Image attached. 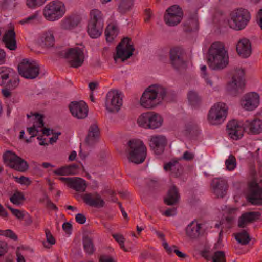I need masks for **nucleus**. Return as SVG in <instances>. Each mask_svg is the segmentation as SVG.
<instances>
[{
    "label": "nucleus",
    "mask_w": 262,
    "mask_h": 262,
    "mask_svg": "<svg viewBox=\"0 0 262 262\" xmlns=\"http://www.w3.org/2000/svg\"><path fill=\"white\" fill-rule=\"evenodd\" d=\"M53 173L57 176H68L66 166L61 167L53 171Z\"/></svg>",
    "instance_id": "58"
},
{
    "label": "nucleus",
    "mask_w": 262,
    "mask_h": 262,
    "mask_svg": "<svg viewBox=\"0 0 262 262\" xmlns=\"http://www.w3.org/2000/svg\"><path fill=\"white\" fill-rule=\"evenodd\" d=\"M257 20L259 26L262 30V9H260L258 12Z\"/></svg>",
    "instance_id": "64"
},
{
    "label": "nucleus",
    "mask_w": 262,
    "mask_h": 262,
    "mask_svg": "<svg viewBox=\"0 0 262 262\" xmlns=\"http://www.w3.org/2000/svg\"><path fill=\"white\" fill-rule=\"evenodd\" d=\"M15 0H3L0 3V6L2 10H5L14 6Z\"/></svg>",
    "instance_id": "54"
},
{
    "label": "nucleus",
    "mask_w": 262,
    "mask_h": 262,
    "mask_svg": "<svg viewBox=\"0 0 262 262\" xmlns=\"http://www.w3.org/2000/svg\"><path fill=\"white\" fill-rule=\"evenodd\" d=\"M18 157L15 153L8 150L3 154V158L5 163L12 168Z\"/></svg>",
    "instance_id": "36"
},
{
    "label": "nucleus",
    "mask_w": 262,
    "mask_h": 262,
    "mask_svg": "<svg viewBox=\"0 0 262 262\" xmlns=\"http://www.w3.org/2000/svg\"><path fill=\"white\" fill-rule=\"evenodd\" d=\"M244 75V69H239L235 70L232 81L229 83L228 87L229 91L233 96H236L243 92L245 86V80L243 78Z\"/></svg>",
    "instance_id": "13"
},
{
    "label": "nucleus",
    "mask_w": 262,
    "mask_h": 262,
    "mask_svg": "<svg viewBox=\"0 0 262 262\" xmlns=\"http://www.w3.org/2000/svg\"><path fill=\"white\" fill-rule=\"evenodd\" d=\"M86 219L85 216L82 213H78L76 215L75 220L80 224H84L86 222Z\"/></svg>",
    "instance_id": "59"
},
{
    "label": "nucleus",
    "mask_w": 262,
    "mask_h": 262,
    "mask_svg": "<svg viewBox=\"0 0 262 262\" xmlns=\"http://www.w3.org/2000/svg\"><path fill=\"white\" fill-rule=\"evenodd\" d=\"M207 62L212 70H222L228 65V53L223 43L216 41L211 45L208 50Z\"/></svg>",
    "instance_id": "1"
},
{
    "label": "nucleus",
    "mask_w": 262,
    "mask_h": 262,
    "mask_svg": "<svg viewBox=\"0 0 262 262\" xmlns=\"http://www.w3.org/2000/svg\"><path fill=\"white\" fill-rule=\"evenodd\" d=\"M236 51L238 54L243 58L249 57L252 52L250 40L246 38L240 39L236 46Z\"/></svg>",
    "instance_id": "24"
},
{
    "label": "nucleus",
    "mask_w": 262,
    "mask_h": 262,
    "mask_svg": "<svg viewBox=\"0 0 262 262\" xmlns=\"http://www.w3.org/2000/svg\"><path fill=\"white\" fill-rule=\"evenodd\" d=\"M228 107L223 102H217L210 108L207 115V121L212 125H219L225 120Z\"/></svg>",
    "instance_id": "5"
},
{
    "label": "nucleus",
    "mask_w": 262,
    "mask_h": 262,
    "mask_svg": "<svg viewBox=\"0 0 262 262\" xmlns=\"http://www.w3.org/2000/svg\"><path fill=\"white\" fill-rule=\"evenodd\" d=\"M70 187L76 191L84 192L86 188V182L79 177L72 178Z\"/></svg>",
    "instance_id": "31"
},
{
    "label": "nucleus",
    "mask_w": 262,
    "mask_h": 262,
    "mask_svg": "<svg viewBox=\"0 0 262 262\" xmlns=\"http://www.w3.org/2000/svg\"><path fill=\"white\" fill-rule=\"evenodd\" d=\"M37 15L36 14H34L31 16H29L27 18H26L23 20H21L20 23L21 24H24L25 23H30L31 20H34L36 18Z\"/></svg>",
    "instance_id": "62"
},
{
    "label": "nucleus",
    "mask_w": 262,
    "mask_h": 262,
    "mask_svg": "<svg viewBox=\"0 0 262 262\" xmlns=\"http://www.w3.org/2000/svg\"><path fill=\"white\" fill-rule=\"evenodd\" d=\"M63 57L67 59L70 66L77 68L82 66L84 61L83 50L78 48H69L64 52Z\"/></svg>",
    "instance_id": "11"
},
{
    "label": "nucleus",
    "mask_w": 262,
    "mask_h": 262,
    "mask_svg": "<svg viewBox=\"0 0 262 262\" xmlns=\"http://www.w3.org/2000/svg\"><path fill=\"white\" fill-rule=\"evenodd\" d=\"M180 194L178 188L173 185L168 190L166 196L164 198V203L168 206L175 205L179 203Z\"/></svg>",
    "instance_id": "22"
},
{
    "label": "nucleus",
    "mask_w": 262,
    "mask_h": 262,
    "mask_svg": "<svg viewBox=\"0 0 262 262\" xmlns=\"http://www.w3.org/2000/svg\"><path fill=\"white\" fill-rule=\"evenodd\" d=\"M8 208L11 211L13 215L16 216L17 219L22 220L25 216V214L23 211L13 208L10 206H8Z\"/></svg>",
    "instance_id": "53"
},
{
    "label": "nucleus",
    "mask_w": 262,
    "mask_h": 262,
    "mask_svg": "<svg viewBox=\"0 0 262 262\" xmlns=\"http://www.w3.org/2000/svg\"><path fill=\"white\" fill-rule=\"evenodd\" d=\"M122 105V99L117 90H111L106 97L105 107L110 113H117Z\"/></svg>",
    "instance_id": "14"
},
{
    "label": "nucleus",
    "mask_w": 262,
    "mask_h": 262,
    "mask_svg": "<svg viewBox=\"0 0 262 262\" xmlns=\"http://www.w3.org/2000/svg\"><path fill=\"white\" fill-rule=\"evenodd\" d=\"M201 70L203 73V77L205 79L206 81V82L208 84H209L210 86H212V82H211V80H210L208 77H207V75L206 73V66H203L202 67H201Z\"/></svg>",
    "instance_id": "61"
},
{
    "label": "nucleus",
    "mask_w": 262,
    "mask_h": 262,
    "mask_svg": "<svg viewBox=\"0 0 262 262\" xmlns=\"http://www.w3.org/2000/svg\"><path fill=\"white\" fill-rule=\"evenodd\" d=\"M99 261L100 262H116L112 256L106 255H101Z\"/></svg>",
    "instance_id": "60"
},
{
    "label": "nucleus",
    "mask_w": 262,
    "mask_h": 262,
    "mask_svg": "<svg viewBox=\"0 0 262 262\" xmlns=\"http://www.w3.org/2000/svg\"><path fill=\"white\" fill-rule=\"evenodd\" d=\"M170 61L171 66L176 69H185L186 67L184 58V50L180 47L171 49L169 52Z\"/></svg>",
    "instance_id": "15"
},
{
    "label": "nucleus",
    "mask_w": 262,
    "mask_h": 262,
    "mask_svg": "<svg viewBox=\"0 0 262 262\" xmlns=\"http://www.w3.org/2000/svg\"><path fill=\"white\" fill-rule=\"evenodd\" d=\"M243 126L245 132L249 134L258 135L262 132V120L259 119L247 120L243 123Z\"/></svg>",
    "instance_id": "20"
},
{
    "label": "nucleus",
    "mask_w": 262,
    "mask_h": 262,
    "mask_svg": "<svg viewBox=\"0 0 262 262\" xmlns=\"http://www.w3.org/2000/svg\"><path fill=\"white\" fill-rule=\"evenodd\" d=\"M261 216L260 212L252 211L243 214L239 217L238 225L240 228H244L247 224L251 223Z\"/></svg>",
    "instance_id": "27"
},
{
    "label": "nucleus",
    "mask_w": 262,
    "mask_h": 262,
    "mask_svg": "<svg viewBox=\"0 0 262 262\" xmlns=\"http://www.w3.org/2000/svg\"><path fill=\"white\" fill-rule=\"evenodd\" d=\"M90 19L88 22L104 25V16L102 12L98 9L91 10L89 14Z\"/></svg>",
    "instance_id": "30"
},
{
    "label": "nucleus",
    "mask_w": 262,
    "mask_h": 262,
    "mask_svg": "<svg viewBox=\"0 0 262 262\" xmlns=\"http://www.w3.org/2000/svg\"><path fill=\"white\" fill-rule=\"evenodd\" d=\"M18 71L22 77L33 79L38 75L39 68L35 62H30L29 60L24 59L18 66Z\"/></svg>",
    "instance_id": "9"
},
{
    "label": "nucleus",
    "mask_w": 262,
    "mask_h": 262,
    "mask_svg": "<svg viewBox=\"0 0 262 262\" xmlns=\"http://www.w3.org/2000/svg\"><path fill=\"white\" fill-rule=\"evenodd\" d=\"M229 136L232 139L237 140L241 139L243 136L244 129H227Z\"/></svg>",
    "instance_id": "45"
},
{
    "label": "nucleus",
    "mask_w": 262,
    "mask_h": 262,
    "mask_svg": "<svg viewBox=\"0 0 262 262\" xmlns=\"http://www.w3.org/2000/svg\"><path fill=\"white\" fill-rule=\"evenodd\" d=\"M80 21L78 16L72 15L66 17L61 22V28L66 30H71L76 27Z\"/></svg>",
    "instance_id": "28"
},
{
    "label": "nucleus",
    "mask_w": 262,
    "mask_h": 262,
    "mask_svg": "<svg viewBox=\"0 0 262 262\" xmlns=\"http://www.w3.org/2000/svg\"><path fill=\"white\" fill-rule=\"evenodd\" d=\"M228 187L227 181L222 178H214L211 183L212 192L217 198L224 197L227 194Z\"/></svg>",
    "instance_id": "18"
},
{
    "label": "nucleus",
    "mask_w": 262,
    "mask_h": 262,
    "mask_svg": "<svg viewBox=\"0 0 262 262\" xmlns=\"http://www.w3.org/2000/svg\"><path fill=\"white\" fill-rule=\"evenodd\" d=\"M235 238L237 242L242 245H246L251 241V237L245 230H242L235 234Z\"/></svg>",
    "instance_id": "38"
},
{
    "label": "nucleus",
    "mask_w": 262,
    "mask_h": 262,
    "mask_svg": "<svg viewBox=\"0 0 262 262\" xmlns=\"http://www.w3.org/2000/svg\"><path fill=\"white\" fill-rule=\"evenodd\" d=\"M100 130L96 124H92L84 140L85 144L89 146H93L98 141Z\"/></svg>",
    "instance_id": "23"
},
{
    "label": "nucleus",
    "mask_w": 262,
    "mask_h": 262,
    "mask_svg": "<svg viewBox=\"0 0 262 262\" xmlns=\"http://www.w3.org/2000/svg\"><path fill=\"white\" fill-rule=\"evenodd\" d=\"M187 99L190 105L193 107L199 106L202 102V97L194 90H190L188 92Z\"/></svg>",
    "instance_id": "32"
},
{
    "label": "nucleus",
    "mask_w": 262,
    "mask_h": 262,
    "mask_svg": "<svg viewBox=\"0 0 262 262\" xmlns=\"http://www.w3.org/2000/svg\"><path fill=\"white\" fill-rule=\"evenodd\" d=\"M237 129H243V124L241 126L238 123L237 121L235 120H232L228 123L227 125V129L235 130Z\"/></svg>",
    "instance_id": "51"
},
{
    "label": "nucleus",
    "mask_w": 262,
    "mask_h": 262,
    "mask_svg": "<svg viewBox=\"0 0 262 262\" xmlns=\"http://www.w3.org/2000/svg\"><path fill=\"white\" fill-rule=\"evenodd\" d=\"M183 17V11L178 5L170 6L166 10L164 20L169 26H175L179 24Z\"/></svg>",
    "instance_id": "12"
},
{
    "label": "nucleus",
    "mask_w": 262,
    "mask_h": 262,
    "mask_svg": "<svg viewBox=\"0 0 262 262\" xmlns=\"http://www.w3.org/2000/svg\"><path fill=\"white\" fill-rule=\"evenodd\" d=\"M225 165L227 170H233L236 166V159L233 155H230L228 158L225 161Z\"/></svg>",
    "instance_id": "44"
},
{
    "label": "nucleus",
    "mask_w": 262,
    "mask_h": 262,
    "mask_svg": "<svg viewBox=\"0 0 262 262\" xmlns=\"http://www.w3.org/2000/svg\"><path fill=\"white\" fill-rule=\"evenodd\" d=\"M82 243L84 250L87 254L91 255L94 253L95 249L93 239L91 237L88 236H83Z\"/></svg>",
    "instance_id": "37"
},
{
    "label": "nucleus",
    "mask_w": 262,
    "mask_h": 262,
    "mask_svg": "<svg viewBox=\"0 0 262 262\" xmlns=\"http://www.w3.org/2000/svg\"><path fill=\"white\" fill-rule=\"evenodd\" d=\"M197 21L194 19H190L188 21L184 23L183 29L185 32H191L192 30V25H197Z\"/></svg>",
    "instance_id": "50"
},
{
    "label": "nucleus",
    "mask_w": 262,
    "mask_h": 262,
    "mask_svg": "<svg viewBox=\"0 0 262 262\" xmlns=\"http://www.w3.org/2000/svg\"><path fill=\"white\" fill-rule=\"evenodd\" d=\"M166 145L167 140L162 135L151 136L149 140V146L156 155L162 154Z\"/></svg>",
    "instance_id": "19"
},
{
    "label": "nucleus",
    "mask_w": 262,
    "mask_h": 262,
    "mask_svg": "<svg viewBox=\"0 0 262 262\" xmlns=\"http://www.w3.org/2000/svg\"><path fill=\"white\" fill-rule=\"evenodd\" d=\"M133 5V0H123L118 6V11L120 13L124 14L131 9Z\"/></svg>",
    "instance_id": "41"
},
{
    "label": "nucleus",
    "mask_w": 262,
    "mask_h": 262,
    "mask_svg": "<svg viewBox=\"0 0 262 262\" xmlns=\"http://www.w3.org/2000/svg\"><path fill=\"white\" fill-rule=\"evenodd\" d=\"M241 104L246 111L255 110L259 104V95L255 92H250L245 94L241 100Z\"/></svg>",
    "instance_id": "17"
},
{
    "label": "nucleus",
    "mask_w": 262,
    "mask_h": 262,
    "mask_svg": "<svg viewBox=\"0 0 262 262\" xmlns=\"http://www.w3.org/2000/svg\"><path fill=\"white\" fill-rule=\"evenodd\" d=\"M104 25L88 22V33L91 37L97 38L102 34Z\"/></svg>",
    "instance_id": "29"
},
{
    "label": "nucleus",
    "mask_w": 262,
    "mask_h": 262,
    "mask_svg": "<svg viewBox=\"0 0 262 262\" xmlns=\"http://www.w3.org/2000/svg\"><path fill=\"white\" fill-rule=\"evenodd\" d=\"M212 259V262H226L225 252L223 251H216Z\"/></svg>",
    "instance_id": "46"
},
{
    "label": "nucleus",
    "mask_w": 262,
    "mask_h": 262,
    "mask_svg": "<svg viewBox=\"0 0 262 262\" xmlns=\"http://www.w3.org/2000/svg\"><path fill=\"white\" fill-rule=\"evenodd\" d=\"M1 235L5 236L14 241L18 239L17 235L11 229L2 230Z\"/></svg>",
    "instance_id": "52"
},
{
    "label": "nucleus",
    "mask_w": 262,
    "mask_h": 262,
    "mask_svg": "<svg viewBox=\"0 0 262 262\" xmlns=\"http://www.w3.org/2000/svg\"><path fill=\"white\" fill-rule=\"evenodd\" d=\"M47 242L43 241L42 245L46 248H50L49 244L53 245L56 243V239L48 229H45Z\"/></svg>",
    "instance_id": "43"
},
{
    "label": "nucleus",
    "mask_w": 262,
    "mask_h": 262,
    "mask_svg": "<svg viewBox=\"0 0 262 262\" xmlns=\"http://www.w3.org/2000/svg\"><path fill=\"white\" fill-rule=\"evenodd\" d=\"M202 224L198 223L195 220L192 221L186 228V234L190 238L196 239L201 234Z\"/></svg>",
    "instance_id": "25"
},
{
    "label": "nucleus",
    "mask_w": 262,
    "mask_h": 262,
    "mask_svg": "<svg viewBox=\"0 0 262 262\" xmlns=\"http://www.w3.org/2000/svg\"><path fill=\"white\" fill-rule=\"evenodd\" d=\"M37 126H36L34 124H33L32 127L27 128V130L29 134L31 135L30 138H32L37 136V134L38 132V130L37 129Z\"/></svg>",
    "instance_id": "57"
},
{
    "label": "nucleus",
    "mask_w": 262,
    "mask_h": 262,
    "mask_svg": "<svg viewBox=\"0 0 262 262\" xmlns=\"http://www.w3.org/2000/svg\"><path fill=\"white\" fill-rule=\"evenodd\" d=\"M31 114L32 115H34V122L36 123V126L38 128H42L44 126V122H43V115L40 114L38 113H33L31 112Z\"/></svg>",
    "instance_id": "48"
},
{
    "label": "nucleus",
    "mask_w": 262,
    "mask_h": 262,
    "mask_svg": "<svg viewBox=\"0 0 262 262\" xmlns=\"http://www.w3.org/2000/svg\"><path fill=\"white\" fill-rule=\"evenodd\" d=\"M2 40L7 48L11 50L16 49V34L14 29H10L7 31L3 36Z\"/></svg>",
    "instance_id": "26"
},
{
    "label": "nucleus",
    "mask_w": 262,
    "mask_h": 262,
    "mask_svg": "<svg viewBox=\"0 0 262 262\" xmlns=\"http://www.w3.org/2000/svg\"><path fill=\"white\" fill-rule=\"evenodd\" d=\"M166 95V89L158 84L148 86L143 92L140 103L144 108L151 109L159 104Z\"/></svg>",
    "instance_id": "2"
},
{
    "label": "nucleus",
    "mask_w": 262,
    "mask_h": 262,
    "mask_svg": "<svg viewBox=\"0 0 262 262\" xmlns=\"http://www.w3.org/2000/svg\"><path fill=\"white\" fill-rule=\"evenodd\" d=\"M18 157L15 153L8 150L3 154V158L5 163L12 168Z\"/></svg>",
    "instance_id": "35"
},
{
    "label": "nucleus",
    "mask_w": 262,
    "mask_h": 262,
    "mask_svg": "<svg viewBox=\"0 0 262 262\" xmlns=\"http://www.w3.org/2000/svg\"><path fill=\"white\" fill-rule=\"evenodd\" d=\"M10 200L14 204L19 205L25 200V198L21 192L16 191L10 197Z\"/></svg>",
    "instance_id": "42"
},
{
    "label": "nucleus",
    "mask_w": 262,
    "mask_h": 262,
    "mask_svg": "<svg viewBox=\"0 0 262 262\" xmlns=\"http://www.w3.org/2000/svg\"><path fill=\"white\" fill-rule=\"evenodd\" d=\"M69 108L72 115L78 119L85 118L88 114V106L83 101H72L69 105Z\"/></svg>",
    "instance_id": "16"
},
{
    "label": "nucleus",
    "mask_w": 262,
    "mask_h": 262,
    "mask_svg": "<svg viewBox=\"0 0 262 262\" xmlns=\"http://www.w3.org/2000/svg\"><path fill=\"white\" fill-rule=\"evenodd\" d=\"M131 39L125 37L116 47V55L114 56V59H121L122 61L130 58L135 50L133 45L130 43Z\"/></svg>",
    "instance_id": "10"
},
{
    "label": "nucleus",
    "mask_w": 262,
    "mask_h": 262,
    "mask_svg": "<svg viewBox=\"0 0 262 262\" xmlns=\"http://www.w3.org/2000/svg\"><path fill=\"white\" fill-rule=\"evenodd\" d=\"M28 167L27 162L21 158L18 157L12 168L20 172H25Z\"/></svg>",
    "instance_id": "40"
},
{
    "label": "nucleus",
    "mask_w": 262,
    "mask_h": 262,
    "mask_svg": "<svg viewBox=\"0 0 262 262\" xmlns=\"http://www.w3.org/2000/svg\"><path fill=\"white\" fill-rule=\"evenodd\" d=\"M8 246L7 243L4 241H0V257L4 256L7 253Z\"/></svg>",
    "instance_id": "55"
},
{
    "label": "nucleus",
    "mask_w": 262,
    "mask_h": 262,
    "mask_svg": "<svg viewBox=\"0 0 262 262\" xmlns=\"http://www.w3.org/2000/svg\"><path fill=\"white\" fill-rule=\"evenodd\" d=\"M128 160L135 164L143 163L146 157V147L143 143L139 140L133 139L128 141Z\"/></svg>",
    "instance_id": "4"
},
{
    "label": "nucleus",
    "mask_w": 262,
    "mask_h": 262,
    "mask_svg": "<svg viewBox=\"0 0 262 262\" xmlns=\"http://www.w3.org/2000/svg\"><path fill=\"white\" fill-rule=\"evenodd\" d=\"M13 70L6 67H0V86H4L2 89V94L5 98H10L13 95V91L17 88L19 84L18 78L10 79V74Z\"/></svg>",
    "instance_id": "3"
},
{
    "label": "nucleus",
    "mask_w": 262,
    "mask_h": 262,
    "mask_svg": "<svg viewBox=\"0 0 262 262\" xmlns=\"http://www.w3.org/2000/svg\"><path fill=\"white\" fill-rule=\"evenodd\" d=\"M41 40L45 47H53L54 45L55 40L52 31H48L45 32L42 35Z\"/></svg>",
    "instance_id": "39"
},
{
    "label": "nucleus",
    "mask_w": 262,
    "mask_h": 262,
    "mask_svg": "<svg viewBox=\"0 0 262 262\" xmlns=\"http://www.w3.org/2000/svg\"><path fill=\"white\" fill-rule=\"evenodd\" d=\"M64 4L59 1H53L45 6L43 15L49 21H54L60 19L66 13Z\"/></svg>",
    "instance_id": "6"
},
{
    "label": "nucleus",
    "mask_w": 262,
    "mask_h": 262,
    "mask_svg": "<svg viewBox=\"0 0 262 262\" xmlns=\"http://www.w3.org/2000/svg\"><path fill=\"white\" fill-rule=\"evenodd\" d=\"M164 169L166 171H170L174 173L177 176L180 175L182 171V166L177 161H170L165 164L164 166Z\"/></svg>",
    "instance_id": "34"
},
{
    "label": "nucleus",
    "mask_w": 262,
    "mask_h": 262,
    "mask_svg": "<svg viewBox=\"0 0 262 262\" xmlns=\"http://www.w3.org/2000/svg\"><path fill=\"white\" fill-rule=\"evenodd\" d=\"M47 0H26V5L30 9H35L42 6Z\"/></svg>",
    "instance_id": "47"
},
{
    "label": "nucleus",
    "mask_w": 262,
    "mask_h": 262,
    "mask_svg": "<svg viewBox=\"0 0 262 262\" xmlns=\"http://www.w3.org/2000/svg\"><path fill=\"white\" fill-rule=\"evenodd\" d=\"M66 167L68 176L76 175L78 173V165L77 164H72L66 165Z\"/></svg>",
    "instance_id": "49"
},
{
    "label": "nucleus",
    "mask_w": 262,
    "mask_h": 262,
    "mask_svg": "<svg viewBox=\"0 0 262 262\" xmlns=\"http://www.w3.org/2000/svg\"><path fill=\"white\" fill-rule=\"evenodd\" d=\"M177 214V208L175 207H172L171 208H168L163 213V215L167 216L170 217L172 216H174Z\"/></svg>",
    "instance_id": "56"
},
{
    "label": "nucleus",
    "mask_w": 262,
    "mask_h": 262,
    "mask_svg": "<svg viewBox=\"0 0 262 262\" xmlns=\"http://www.w3.org/2000/svg\"><path fill=\"white\" fill-rule=\"evenodd\" d=\"M119 33L117 27L114 24L108 25L105 31L106 40L108 42H112L117 37Z\"/></svg>",
    "instance_id": "33"
},
{
    "label": "nucleus",
    "mask_w": 262,
    "mask_h": 262,
    "mask_svg": "<svg viewBox=\"0 0 262 262\" xmlns=\"http://www.w3.org/2000/svg\"><path fill=\"white\" fill-rule=\"evenodd\" d=\"M83 201L90 206L102 208L105 205V202L97 192L85 193L82 195Z\"/></svg>",
    "instance_id": "21"
},
{
    "label": "nucleus",
    "mask_w": 262,
    "mask_h": 262,
    "mask_svg": "<svg viewBox=\"0 0 262 262\" xmlns=\"http://www.w3.org/2000/svg\"><path fill=\"white\" fill-rule=\"evenodd\" d=\"M163 121L160 115L154 112H148L142 114L138 118L137 122L141 127L155 129L161 126Z\"/></svg>",
    "instance_id": "7"
},
{
    "label": "nucleus",
    "mask_w": 262,
    "mask_h": 262,
    "mask_svg": "<svg viewBox=\"0 0 262 262\" xmlns=\"http://www.w3.org/2000/svg\"><path fill=\"white\" fill-rule=\"evenodd\" d=\"M62 228L65 232L68 233L71 231L72 226L70 223L66 222L62 225Z\"/></svg>",
    "instance_id": "63"
},
{
    "label": "nucleus",
    "mask_w": 262,
    "mask_h": 262,
    "mask_svg": "<svg viewBox=\"0 0 262 262\" xmlns=\"http://www.w3.org/2000/svg\"><path fill=\"white\" fill-rule=\"evenodd\" d=\"M250 17V14L247 9H237L231 14V21L229 23L230 27L237 30H242L247 26Z\"/></svg>",
    "instance_id": "8"
}]
</instances>
